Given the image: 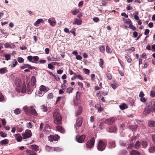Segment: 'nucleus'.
Here are the masks:
<instances>
[{
  "instance_id": "62",
  "label": "nucleus",
  "mask_w": 155,
  "mask_h": 155,
  "mask_svg": "<svg viewBox=\"0 0 155 155\" xmlns=\"http://www.w3.org/2000/svg\"><path fill=\"white\" fill-rule=\"evenodd\" d=\"M93 21L95 22H97L99 21V18L98 17H94L93 18Z\"/></svg>"
},
{
  "instance_id": "7",
  "label": "nucleus",
  "mask_w": 155,
  "mask_h": 155,
  "mask_svg": "<svg viewBox=\"0 0 155 155\" xmlns=\"http://www.w3.org/2000/svg\"><path fill=\"white\" fill-rule=\"evenodd\" d=\"M59 138V137L58 135H50L49 136L48 139L50 141H56L58 140Z\"/></svg>"
},
{
  "instance_id": "57",
  "label": "nucleus",
  "mask_w": 155,
  "mask_h": 155,
  "mask_svg": "<svg viewBox=\"0 0 155 155\" xmlns=\"http://www.w3.org/2000/svg\"><path fill=\"white\" fill-rule=\"evenodd\" d=\"M140 142L137 141L135 143V147L136 149H138L140 146Z\"/></svg>"
},
{
  "instance_id": "43",
  "label": "nucleus",
  "mask_w": 155,
  "mask_h": 155,
  "mask_svg": "<svg viewBox=\"0 0 155 155\" xmlns=\"http://www.w3.org/2000/svg\"><path fill=\"white\" fill-rule=\"evenodd\" d=\"M53 149L54 147H51L48 146H46V150L48 151H53Z\"/></svg>"
},
{
  "instance_id": "60",
  "label": "nucleus",
  "mask_w": 155,
  "mask_h": 155,
  "mask_svg": "<svg viewBox=\"0 0 155 155\" xmlns=\"http://www.w3.org/2000/svg\"><path fill=\"white\" fill-rule=\"evenodd\" d=\"M18 61L19 63H22L24 61V59L21 57H19L18 58Z\"/></svg>"
},
{
  "instance_id": "22",
  "label": "nucleus",
  "mask_w": 155,
  "mask_h": 155,
  "mask_svg": "<svg viewBox=\"0 0 155 155\" xmlns=\"http://www.w3.org/2000/svg\"><path fill=\"white\" fill-rule=\"evenodd\" d=\"M36 80L35 76H33L32 77L31 79V85L33 86L36 83Z\"/></svg>"
},
{
  "instance_id": "44",
  "label": "nucleus",
  "mask_w": 155,
  "mask_h": 155,
  "mask_svg": "<svg viewBox=\"0 0 155 155\" xmlns=\"http://www.w3.org/2000/svg\"><path fill=\"white\" fill-rule=\"evenodd\" d=\"M48 68L49 69H51L52 70H53L54 69V67L53 65L51 64V63L49 64H48Z\"/></svg>"
},
{
  "instance_id": "46",
  "label": "nucleus",
  "mask_w": 155,
  "mask_h": 155,
  "mask_svg": "<svg viewBox=\"0 0 155 155\" xmlns=\"http://www.w3.org/2000/svg\"><path fill=\"white\" fill-rule=\"evenodd\" d=\"M106 76L109 80H111L112 79L111 74L109 72H107L106 73Z\"/></svg>"
},
{
  "instance_id": "6",
  "label": "nucleus",
  "mask_w": 155,
  "mask_h": 155,
  "mask_svg": "<svg viewBox=\"0 0 155 155\" xmlns=\"http://www.w3.org/2000/svg\"><path fill=\"white\" fill-rule=\"evenodd\" d=\"M85 138V135H83L81 136H77L76 137V140L78 142L82 143L84 142Z\"/></svg>"
},
{
  "instance_id": "56",
  "label": "nucleus",
  "mask_w": 155,
  "mask_h": 155,
  "mask_svg": "<svg viewBox=\"0 0 155 155\" xmlns=\"http://www.w3.org/2000/svg\"><path fill=\"white\" fill-rule=\"evenodd\" d=\"M104 123L103 122H101L99 125V128L101 130H102L104 128Z\"/></svg>"
},
{
  "instance_id": "39",
  "label": "nucleus",
  "mask_w": 155,
  "mask_h": 155,
  "mask_svg": "<svg viewBox=\"0 0 155 155\" xmlns=\"http://www.w3.org/2000/svg\"><path fill=\"white\" fill-rule=\"evenodd\" d=\"M27 59L28 60L32 62V63H35L36 62H35L34 61H32L33 59V57L31 56H29L27 57Z\"/></svg>"
},
{
  "instance_id": "53",
  "label": "nucleus",
  "mask_w": 155,
  "mask_h": 155,
  "mask_svg": "<svg viewBox=\"0 0 155 155\" xmlns=\"http://www.w3.org/2000/svg\"><path fill=\"white\" fill-rule=\"evenodd\" d=\"M26 127L28 128H31L32 127L31 123L29 122L27 123L26 125Z\"/></svg>"
},
{
  "instance_id": "15",
  "label": "nucleus",
  "mask_w": 155,
  "mask_h": 155,
  "mask_svg": "<svg viewBox=\"0 0 155 155\" xmlns=\"http://www.w3.org/2000/svg\"><path fill=\"white\" fill-rule=\"evenodd\" d=\"M21 69H23L27 68H28L29 69H33L32 67L28 64H24L23 66H21Z\"/></svg>"
},
{
  "instance_id": "9",
  "label": "nucleus",
  "mask_w": 155,
  "mask_h": 155,
  "mask_svg": "<svg viewBox=\"0 0 155 155\" xmlns=\"http://www.w3.org/2000/svg\"><path fill=\"white\" fill-rule=\"evenodd\" d=\"M16 90L19 93L21 92L23 93L25 92L26 91L25 84V83H23L22 89L20 87V88H19V89H18V88H16Z\"/></svg>"
},
{
  "instance_id": "64",
  "label": "nucleus",
  "mask_w": 155,
  "mask_h": 155,
  "mask_svg": "<svg viewBox=\"0 0 155 155\" xmlns=\"http://www.w3.org/2000/svg\"><path fill=\"white\" fill-rule=\"evenodd\" d=\"M140 101L143 103H144L146 102V99L144 97H140Z\"/></svg>"
},
{
  "instance_id": "17",
  "label": "nucleus",
  "mask_w": 155,
  "mask_h": 155,
  "mask_svg": "<svg viewBox=\"0 0 155 155\" xmlns=\"http://www.w3.org/2000/svg\"><path fill=\"white\" fill-rule=\"evenodd\" d=\"M43 20L41 18H40L38 19L37 21L34 23V25L35 26L38 27L39 26L38 24L42 23Z\"/></svg>"
},
{
  "instance_id": "52",
  "label": "nucleus",
  "mask_w": 155,
  "mask_h": 155,
  "mask_svg": "<svg viewBox=\"0 0 155 155\" xmlns=\"http://www.w3.org/2000/svg\"><path fill=\"white\" fill-rule=\"evenodd\" d=\"M53 96L51 93H49L47 96V98L48 99H51L53 98Z\"/></svg>"
},
{
  "instance_id": "38",
  "label": "nucleus",
  "mask_w": 155,
  "mask_h": 155,
  "mask_svg": "<svg viewBox=\"0 0 155 155\" xmlns=\"http://www.w3.org/2000/svg\"><path fill=\"white\" fill-rule=\"evenodd\" d=\"M125 23L129 26L132 24L131 20L129 19H127L126 20Z\"/></svg>"
},
{
  "instance_id": "26",
  "label": "nucleus",
  "mask_w": 155,
  "mask_h": 155,
  "mask_svg": "<svg viewBox=\"0 0 155 155\" xmlns=\"http://www.w3.org/2000/svg\"><path fill=\"white\" fill-rule=\"evenodd\" d=\"M48 21L50 25L52 26H54L56 25V22L52 21L50 19L48 20Z\"/></svg>"
},
{
  "instance_id": "10",
  "label": "nucleus",
  "mask_w": 155,
  "mask_h": 155,
  "mask_svg": "<svg viewBox=\"0 0 155 155\" xmlns=\"http://www.w3.org/2000/svg\"><path fill=\"white\" fill-rule=\"evenodd\" d=\"M44 131L46 134H49L51 131V128L50 126L48 124H46L44 127Z\"/></svg>"
},
{
  "instance_id": "5",
  "label": "nucleus",
  "mask_w": 155,
  "mask_h": 155,
  "mask_svg": "<svg viewBox=\"0 0 155 155\" xmlns=\"http://www.w3.org/2000/svg\"><path fill=\"white\" fill-rule=\"evenodd\" d=\"M95 140L94 137H92L90 140L88 141L87 143L86 147L89 148H91L94 145Z\"/></svg>"
},
{
  "instance_id": "25",
  "label": "nucleus",
  "mask_w": 155,
  "mask_h": 155,
  "mask_svg": "<svg viewBox=\"0 0 155 155\" xmlns=\"http://www.w3.org/2000/svg\"><path fill=\"white\" fill-rule=\"evenodd\" d=\"M82 23V21L81 20H80L77 18H76L73 24L77 25H81Z\"/></svg>"
},
{
  "instance_id": "48",
  "label": "nucleus",
  "mask_w": 155,
  "mask_h": 155,
  "mask_svg": "<svg viewBox=\"0 0 155 155\" xmlns=\"http://www.w3.org/2000/svg\"><path fill=\"white\" fill-rule=\"evenodd\" d=\"M111 86L113 89H115L118 87V85L115 83L111 84Z\"/></svg>"
},
{
  "instance_id": "18",
  "label": "nucleus",
  "mask_w": 155,
  "mask_h": 155,
  "mask_svg": "<svg viewBox=\"0 0 155 155\" xmlns=\"http://www.w3.org/2000/svg\"><path fill=\"white\" fill-rule=\"evenodd\" d=\"M15 83L17 87V88H18V89L20 88L21 86V82L20 80L19 79L16 80Z\"/></svg>"
},
{
  "instance_id": "30",
  "label": "nucleus",
  "mask_w": 155,
  "mask_h": 155,
  "mask_svg": "<svg viewBox=\"0 0 155 155\" xmlns=\"http://www.w3.org/2000/svg\"><path fill=\"white\" fill-rule=\"evenodd\" d=\"M26 153L30 155H35L36 153L35 152L30 150H27L26 151Z\"/></svg>"
},
{
  "instance_id": "2",
  "label": "nucleus",
  "mask_w": 155,
  "mask_h": 155,
  "mask_svg": "<svg viewBox=\"0 0 155 155\" xmlns=\"http://www.w3.org/2000/svg\"><path fill=\"white\" fill-rule=\"evenodd\" d=\"M26 113L28 115H30L31 113L35 116H37L38 114L33 106H31L30 107L27 106H24L23 107Z\"/></svg>"
},
{
  "instance_id": "21",
  "label": "nucleus",
  "mask_w": 155,
  "mask_h": 155,
  "mask_svg": "<svg viewBox=\"0 0 155 155\" xmlns=\"http://www.w3.org/2000/svg\"><path fill=\"white\" fill-rule=\"evenodd\" d=\"M57 130L60 132L61 133H64L65 131L62 128V127L60 126H58L56 127Z\"/></svg>"
},
{
  "instance_id": "58",
  "label": "nucleus",
  "mask_w": 155,
  "mask_h": 155,
  "mask_svg": "<svg viewBox=\"0 0 155 155\" xmlns=\"http://www.w3.org/2000/svg\"><path fill=\"white\" fill-rule=\"evenodd\" d=\"M22 140V137L21 136H18L16 138V140L18 142H20Z\"/></svg>"
},
{
  "instance_id": "13",
  "label": "nucleus",
  "mask_w": 155,
  "mask_h": 155,
  "mask_svg": "<svg viewBox=\"0 0 155 155\" xmlns=\"http://www.w3.org/2000/svg\"><path fill=\"white\" fill-rule=\"evenodd\" d=\"M116 128L114 126H109V129H107V131L110 133L116 132Z\"/></svg>"
},
{
  "instance_id": "61",
  "label": "nucleus",
  "mask_w": 155,
  "mask_h": 155,
  "mask_svg": "<svg viewBox=\"0 0 155 155\" xmlns=\"http://www.w3.org/2000/svg\"><path fill=\"white\" fill-rule=\"evenodd\" d=\"M129 28L132 29L133 31H134L136 29L135 27L133 26L132 24L129 26Z\"/></svg>"
},
{
  "instance_id": "23",
  "label": "nucleus",
  "mask_w": 155,
  "mask_h": 155,
  "mask_svg": "<svg viewBox=\"0 0 155 155\" xmlns=\"http://www.w3.org/2000/svg\"><path fill=\"white\" fill-rule=\"evenodd\" d=\"M115 147V143L114 141H110L108 145V147L110 148Z\"/></svg>"
},
{
  "instance_id": "42",
  "label": "nucleus",
  "mask_w": 155,
  "mask_h": 155,
  "mask_svg": "<svg viewBox=\"0 0 155 155\" xmlns=\"http://www.w3.org/2000/svg\"><path fill=\"white\" fill-rule=\"evenodd\" d=\"M62 150V148L59 147H54L53 149V150L57 152L61 151Z\"/></svg>"
},
{
  "instance_id": "16",
  "label": "nucleus",
  "mask_w": 155,
  "mask_h": 155,
  "mask_svg": "<svg viewBox=\"0 0 155 155\" xmlns=\"http://www.w3.org/2000/svg\"><path fill=\"white\" fill-rule=\"evenodd\" d=\"M148 125L150 127H154L155 126V121L154 120H150L148 121Z\"/></svg>"
},
{
  "instance_id": "19",
  "label": "nucleus",
  "mask_w": 155,
  "mask_h": 155,
  "mask_svg": "<svg viewBox=\"0 0 155 155\" xmlns=\"http://www.w3.org/2000/svg\"><path fill=\"white\" fill-rule=\"evenodd\" d=\"M82 107H79L78 108L75 114L76 116L79 115L82 112Z\"/></svg>"
},
{
  "instance_id": "14",
  "label": "nucleus",
  "mask_w": 155,
  "mask_h": 155,
  "mask_svg": "<svg viewBox=\"0 0 155 155\" xmlns=\"http://www.w3.org/2000/svg\"><path fill=\"white\" fill-rule=\"evenodd\" d=\"M95 107L97 108L98 112L99 113L104 111L103 107H101V105L99 104H97L95 105Z\"/></svg>"
},
{
  "instance_id": "49",
  "label": "nucleus",
  "mask_w": 155,
  "mask_h": 155,
  "mask_svg": "<svg viewBox=\"0 0 155 155\" xmlns=\"http://www.w3.org/2000/svg\"><path fill=\"white\" fill-rule=\"evenodd\" d=\"M99 49L100 52L103 53L105 51V48L104 46H102L99 47Z\"/></svg>"
},
{
  "instance_id": "20",
  "label": "nucleus",
  "mask_w": 155,
  "mask_h": 155,
  "mask_svg": "<svg viewBox=\"0 0 155 155\" xmlns=\"http://www.w3.org/2000/svg\"><path fill=\"white\" fill-rule=\"evenodd\" d=\"M31 148L33 150L36 151L39 150V147L38 146L35 145H31Z\"/></svg>"
},
{
  "instance_id": "31",
  "label": "nucleus",
  "mask_w": 155,
  "mask_h": 155,
  "mask_svg": "<svg viewBox=\"0 0 155 155\" xmlns=\"http://www.w3.org/2000/svg\"><path fill=\"white\" fill-rule=\"evenodd\" d=\"M14 113L16 115H18L21 112V110L19 108L16 109L14 110Z\"/></svg>"
},
{
  "instance_id": "55",
  "label": "nucleus",
  "mask_w": 155,
  "mask_h": 155,
  "mask_svg": "<svg viewBox=\"0 0 155 155\" xmlns=\"http://www.w3.org/2000/svg\"><path fill=\"white\" fill-rule=\"evenodd\" d=\"M0 135L2 137H5L7 136V135L2 131L0 132Z\"/></svg>"
},
{
  "instance_id": "36",
  "label": "nucleus",
  "mask_w": 155,
  "mask_h": 155,
  "mask_svg": "<svg viewBox=\"0 0 155 155\" xmlns=\"http://www.w3.org/2000/svg\"><path fill=\"white\" fill-rule=\"evenodd\" d=\"M79 12V10L78 9H75L73 11H72L71 13L74 15H76Z\"/></svg>"
},
{
  "instance_id": "59",
  "label": "nucleus",
  "mask_w": 155,
  "mask_h": 155,
  "mask_svg": "<svg viewBox=\"0 0 155 155\" xmlns=\"http://www.w3.org/2000/svg\"><path fill=\"white\" fill-rule=\"evenodd\" d=\"M150 96L152 97H154L155 96V92L153 91H151L150 94Z\"/></svg>"
},
{
  "instance_id": "41",
  "label": "nucleus",
  "mask_w": 155,
  "mask_h": 155,
  "mask_svg": "<svg viewBox=\"0 0 155 155\" xmlns=\"http://www.w3.org/2000/svg\"><path fill=\"white\" fill-rule=\"evenodd\" d=\"M106 51L107 53H111L112 52L111 49L107 45V46L106 47Z\"/></svg>"
},
{
  "instance_id": "4",
  "label": "nucleus",
  "mask_w": 155,
  "mask_h": 155,
  "mask_svg": "<svg viewBox=\"0 0 155 155\" xmlns=\"http://www.w3.org/2000/svg\"><path fill=\"white\" fill-rule=\"evenodd\" d=\"M82 123V117L79 118L77 119L76 124L75 125L76 130H78V127H79L81 126ZM76 132L78 133L79 132H78V131H77Z\"/></svg>"
},
{
  "instance_id": "29",
  "label": "nucleus",
  "mask_w": 155,
  "mask_h": 155,
  "mask_svg": "<svg viewBox=\"0 0 155 155\" xmlns=\"http://www.w3.org/2000/svg\"><path fill=\"white\" fill-rule=\"evenodd\" d=\"M131 155H140V153L137 150H133L130 153Z\"/></svg>"
},
{
  "instance_id": "27",
  "label": "nucleus",
  "mask_w": 155,
  "mask_h": 155,
  "mask_svg": "<svg viewBox=\"0 0 155 155\" xmlns=\"http://www.w3.org/2000/svg\"><path fill=\"white\" fill-rule=\"evenodd\" d=\"M127 106L125 104L123 103L120 106V108L123 110L127 108Z\"/></svg>"
},
{
  "instance_id": "63",
  "label": "nucleus",
  "mask_w": 155,
  "mask_h": 155,
  "mask_svg": "<svg viewBox=\"0 0 155 155\" xmlns=\"http://www.w3.org/2000/svg\"><path fill=\"white\" fill-rule=\"evenodd\" d=\"M126 51H131L132 52L135 51V48L134 47H131L130 48L127 49Z\"/></svg>"
},
{
  "instance_id": "11",
  "label": "nucleus",
  "mask_w": 155,
  "mask_h": 155,
  "mask_svg": "<svg viewBox=\"0 0 155 155\" xmlns=\"http://www.w3.org/2000/svg\"><path fill=\"white\" fill-rule=\"evenodd\" d=\"M115 120L114 117H111L106 119L105 121V123L107 124H112Z\"/></svg>"
},
{
  "instance_id": "33",
  "label": "nucleus",
  "mask_w": 155,
  "mask_h": 155,
  "mask_svg": "<svg viewBox=\"0 0 155 155\" xmlns=\"http://www.w3.org/2000/svg\"><path fill=\"white\" fill-rule=\"evenodd\" d=\"M41 109L44 112H47L48 110L47 107L45 105H43L41 106Z\"/></svg>"
},
{
  "instance_id": "1",
  "label": "nucleus",
  "mask_w": 155,
  "mask_h": 155,
  "mask_svg": "<svg viewBox=\"0 0 155 155\" xmlns=\"http://www.w3.org/2000/svg\"><path fill=\"white\" fill-rule=\"evenodd\" d=\"M53 117L54 122L56 124H60L61 123V117L59 110L58 109H55L53 112Z\"/></svg>"
},
{
  "instance_id": "54",
  "label": "nucleus",
  "mask_w": 155,
  "mask_h": 155,
  "mask_svg": "<svg viewBox=\"0 0 155 155\" xmlns=\"http://www.w3.org/2000/svg\"><path fill=\"white\" fill-rule=\"evenodd\" d=\"M6 60H8L10 58L11 55L10 54H6L5 56Z\"/></svg>"
},
{
  "instance_id": "51",
  "label": "nucleus",
  "mask_w": 155,
  "mask_h": 155,
  "mask_svg": "<svg viewBox=\"0 0 155 155\" xmlns=\"http://www.w3.org/2000/svg\"><path fill=\"white\" fill-rule=\"evenodd\" d=\"M73 90V88L72 87H69L67 89L66 91L67 92L70 94L72 92Z\"/></svg>"
},
{
  "instance_id": "12",
  "label": "nucleus",
  "mask_w": 155,
  "mask_h": 155,
  "mask_svg": "<svg viewBox=\"0 0 155 155\" xmlns=\"http://www.w3.org/2000/svg\"><path fill=\"white\" fill-rule=\"evenodd\" d=\"M39 89L40 91H43L45 93L46 92L49 90V88L48 87H46L43 85L40 86Z\"/></svg>"
},
{
  "instance_id": "35",
  "label": "nucleus",
  "mask_w": 155,
  "mask_h": 155,
  "mask_svg": "<svg viewBox=\"0 0 155 155\" xmlns=\"http://www.w3.org/2000/svg\"><path fill=\"white\" fill-rule=\"evenodd\" d=\"M8 143V140L7 139L2 140L0 142L1 144L3 145L7 144Z\"/></svg>"
},
{
  "instance_id": "34",
  "label": "nucleus",
  "mask_w": 155,
  "mask_h": 155,
  "mask_svg": "<svg viewBox=\"0 0 155 155\" xmlns=\"http://www.w3.org/2000/svg\"><path fill=\"white\" fill-rule=\"evenodd\" d=\"M8 71L6 69V68H2L0 70V72L1 74H4L6 72H7Z\"/></svg>"
},
{
  "instance_id": "3",
  "label": "nucleus",
  "mask_w": 155,
  "mask_h": 155,
  "mask_svg": "<svg viewBox=\"0 0 155 155\" xmlns=\"http://www.w3.org/2000/svg\"><path fill=\"white\" fill-rule=\"evenodd\" d=\"M106 147V144L102 140H100L98 142L97 148L98 150L102 151L105 150Z\"/></svg>"
},
{
  "instance_id": "32",
  "label": "nucleus",
  "mask_w": 155,
  "mask_h": 155,
  "mask_svg": "<svg viewBox=\"0 0 155 155\" xmlns=\"http://www.w3.org/2000/svg\"><path fill=\"white\" fill-rule=\"evenodd\" d=\"M142 145L144 148H146L148 145V143L145 140H143L142 142Z\"/></svg>"
},
{
  "instance_id": "40",
  "label": "nucleus",
  "mask_w": 155,
  "mask_h": 155,
  "mask_svg": "<svg viewBox=\"0 0 155 155\" xmlns=\"http://www.w3.org/2000/svg\"><path fill=\"white\" fill-rule=\"evenodd\" d=\"M155 150V147L154 146L151 147L149 149V151L150 153H153Z\"/></svg>"
},
{
  "instance_id": "37",
  "label": "nucleus",
  "mask_w": 155,
  "mask_h": 155,
  "mask_svg": "<svg viewBox=\"0 0 155 155\" xmlns=\"http://www.w3.org/2000/svg\"><path fill=\"white\" fill-rule=\"evenodd\" d=\"M74 78H77L81 80H83V77L80 74L76 75V74Z\"/></svg>"
},
{
  "instance_id": "8",
  "label": "nucleus",
  "mask_w": 155,
  "mask_h": 155,
  "mask_svg": "<svg viewBox=\"0 0 155 155\" xmlns=\"http://www.w3.org/2000/svg\"><path fill=\"white\" fill-rule=\"evenodd\" d=\"M32 133L30 130L26 131L25 133L22 134V135L24 139H27L31 136Z\"/></svg>"
},
{
  "instance_id": "24",
  "label": "nucleus",
  "mask_w": 155,
  "mask_h": 155,
  "mask_svg": "<svg viewBox=\"0 0 155 155\" xmlns=\"http://www.w3.org/2000/svg\"><path fill=\"white\" fill-rule=\"evenodd\" d=\"M17 61L16 60L14 59L12 62V63L9 66H11V67L12 68L15 67L17 65Z\"/></svg>"
},
{
  "instance_id": "50",
  "label": "nucleus",
  "mask_w": 155,
  "mask_h": 155,
  "mask_svg": "<svg viewBox=\"0 0 155 155\" xmlns=\"http://www.w3.org/2000/svg\"><path fill=\"white\" fill-rule=\"evenodd\" d=\"M80 93L79 91H77L76 94V99L77 100H79L80 98Z\"/></svg>"
},
{
  "instance_id": "47",
  "label": "nucleus",
  "mask_w": 155,
  "mask_h": 155,
  "mask_svg": "<svg viewBox=\"0 0 155 155\" xmlns=\"http://www.w3.org/2000/svg\"><path fill=\"white\" fill-rule=\"evenodd\" d=\"M99 64L100 67L101 68H103V60L101 59H100V61L99 62Z\"/></svg>"
},
{
  "instance_id": "45",
  "label": "nucleus",
  "mask_w": 155,
  "mask_h": 155,
  "mask_svg": "<svg viewBox=\"0 0 155 155\" xmlns=\"http://www.w3.org/2000/svg\"><path fill=\"white\" fill-rule=\"evenodd\" d=\"M125 58L128 63H130L131 62L132 60L129 56L127 55L126 56Z\"/></svg>"
},
{
  "instance_id": "28",
  "label": "nucleus",
  "mask_w": 155,
  "mask_h": 155,
  "mask_svg": "<svg viewBox=\"0 0 155 155\" xmlns=\"http://www.w3.org/2000/svg\"><path fill=\"white\" fill-rule=\"evenodd\" d=\"M137 127V126L136 125L130 126L129 127V128L134 131L135 130Z\"/></svg>"
}]
</instances>
